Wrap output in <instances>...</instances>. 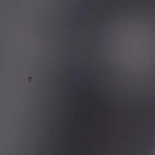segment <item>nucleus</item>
<instances>
[{
  "label": "nucleus",
  "instance_id": "nucleus-1",
  "mask_svg": "<svg viewBox=\"0 0 155 155\" xmlns=\"http://www.w3.org/2000/svg\"><path fill=\"white\" fill-rule=\"evenodd\" d=\"M31 79V77H30L29 78V79Z\"/></svg>",
  "mask_w": 155,
  "mask_h": 155
}]
</instances>
